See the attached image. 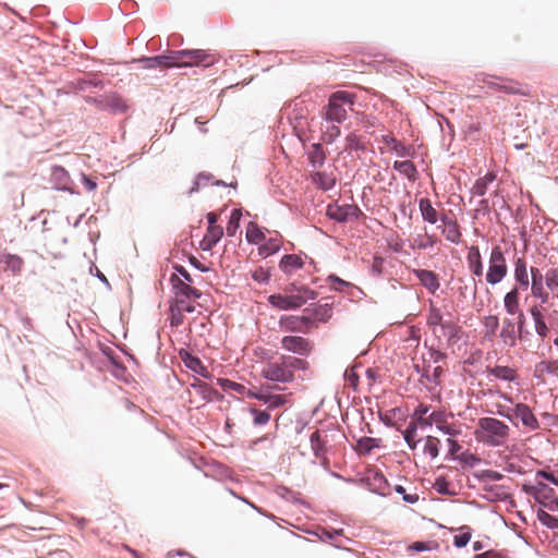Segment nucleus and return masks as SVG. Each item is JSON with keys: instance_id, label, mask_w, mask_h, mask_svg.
I'll use <instances>...</instances> for the list:
<instances>
[{"instance_id": "nucleus-45", "label": "nucleus", "mask_w": 558, "mask_h": 558, "mask_svg": "<svg viewBox=\"0 0 558 558\" xmlns=\"http://www.w3.org/2000/svg\"><path fill=\"white\" fill-rule=\"evenodd\" d=\"M184 313L183 311H180L179 307H174L173 305H170V325L172 327H179L184 322Z\"/></svg>"}, {"instance_id": "nucleus-49", "label": "nucleus", "mask_w": 558, "mask_h": 558, "mask_svg": "<svg viewBox=\"0 0 558 558\" xmlns=\"http://www.w3.org/2000/svg\"><path fill=\"white\" fill-rule=\"evenodd\" d=\"M430 426L435 424L439 429H445L444 424L447 423L446 414L442 411H434L429 414Z\"/></svg>"}, {"instance_id": "nucleus-54", "label": "nucleus", "mask_w": 558, "mask_h": 558, "mask_svg": "<svg viewBox=\"0 0 558 558\" xmlns=\"http://www.w3.org/2000/svg\"><path fill=\"white\" fill-rule=\"evenodd\" d=\"M345 141H347V146H345L347 149H350V150L363 149V145L357 135L350 134L347 136Z\"/></svg>"}, {"instance_id": "nucleus-8", "label": "nucleus", "mask_w": 558, "mask_h": 558, "mask_svg": "<svg viewBox=\"0 0 558 558\" xmlns=\"http://www.w3.org/2000/svg\"><path fill=\"white\" fill-rule=\"evenodd\" d=\"M280 344L283 350L302 356H307L313 350V343L301 336H284Z\"/></svg>"}, {"instance_id": "nucleus-18", "label": "nucleus", "mask_w": 558, "mask_h": 558, "mask_svg": "<svg viewBox=\"0 0 558 558\" xmlns=\"http://www.w3.org/2000/svg\"><path fill=\"white\" fill-rule=\"evenodd\" d=\"M223 235V229L221 226L213 225L208 226L206 234L201 241V248L203 251H211L213 247L220 241Z\"/></svg>"}, {"instance_id": "nucleus-9", "label": "nucleus", "mask_w": 558, "mask_h": 558, "mask_svg": "<svg viewBox=\"0 0 558 558\" xmlns=\"http://www.w3.org/2000/svg\"><path fill=\"white\" fill-rule=\"evenodd\" d=\"M311 324L308 316L286 315L279 319V328L286 332H306Z\"/></svg>"}, {"instance_id": "nucleus-26", "label": "nucleus", "mask_w": 558, "mask_h": 558, "mask_svg": "<svg viewBox=\"0 0 558 558\" xmlns=\"http://www.w3.org/2000/svg\"><path fill=\"white\" fill-rule=\"evenodd\" d=\"M304 262L299 255L288 254L281 258L279 267L283 272L290 274L293 270L302 268Z\"/></svg>"}, {"instance_id": "nucleus-48", "label": "nucleus", "mask_w": 558, "mask_h": 558, "mask_svg": "<svg viewBox=\"0 0 558 558\" xmlns=\"http://www.w3.org/2000/svg\"><path fill=\"white\" fill-rule=\"evenodd\" d=\"M251 413L254 415L253 422L255 425H266L270 421V414L267 411H260L252 408Z\"/></svg>"}, {"instance_id": "nucleus-21", "label": "nucleus", "mask_w": 558, "mask_h": 558, "mask_svg": "<svg viewBox=\"0 0 558 558\" xmlns=\"http://www.w3.org/2000/svg\"><path fill=\"white\" fill-rule=\"evenodd\" d=\"M488 375L494 376L496 379L505 381H514L518 379V371L514 367L495 365L486 368Z\"/></svg>"}, {"instance_id": "nucleus-1", "label": "nucleus", "mask_w": 558, "mask_h": 558, "mask_svg": "<svg viewBox=\"0 0 558 558\" xmlns=\"http://www.w3.org/2000/svg\"><path fill=\"white\" fill-rule=\"evenodd\" d=\"M307 368V361L282 354L277 360L267 362L260 375L263 378L274 383L289 384L295 379V371H306Z\"/></svg>"}, {"instance_id": "nucleus-6", "label": "nucleus", "mask_w": 558, "mask_h": 558, "mask_svg": "<svg viewBox=\"0 0 558 558\" xmlns=\"http://www.w3.org/2000/svg\"><path fill=\"white\" fill-rule=\"evenodd\" d=\"M508 267L504 252L500 246H494L489 256V267L486 274V281L489 284L499 283L507 275Z\"/></svg>"}, {"instance_id": "nucleus-2", "label": "nucleus", "mask_w": 558, "mask_h": 558, "mask_svg": "<svg viewBox=\"0 0 558 558\" xmlns=\"http://www.w3.org/2000/svg\"><path fill=\"white\" fill-rule=\"evenodd\" d=\"M474 436L477 441L487 446L501 447L510 437V427L495 417H481Z\"/></svg>"}, {"instance_id": "nucleus-5", "label": "nucleus", "mask_w": 558, "mask_h": 558, "mask_svg": "<svg viewBox=\"0 0 558 558\" xmlns=\"http://www.w3.org/2000/svg\"><path fill=\"white\" fill-rule=\"evenodd\" d=\"M480 81L484 83L488 88L502 92L507 95H530L527 88L523 84L512 78L485 74Z\"/></svg>"}, {"instance_id": "nucleus-64", "label": "nucleus", "mask_w": 558, "mask_h": 558, "mask_svg": "<svg viewBox=\"0 0 558 558\" xmlns=\"http://www.w3.org/2000/svg\"><path fill=\"white\" fill-rule=\"evenodd\" d=\"M537 476H541L558 486V478L551 473H548L546 471H538Z\"/></svg>"}, {"instance_id": "nucleus-30", "label": "nucleus", "mask_w": 558, "mask_h": 558, "mask_svg": "<svg viewBox=\"0 0 558 558\" xmlns=\"http://www.w3.org/2000/svg\"><path fill=\"white\" fill-rule=\"evenodd\" d=\"M326 155L320 144L312 145V149L308 151V160L313 168L320 169L325 163Z\"/></svg>"}, {"instance_id": "nucleus-10", "label": "nucleus", "mask_w": 558, "mask_h": 558, "mask_svg": "<svg viewBox=\"0 0 558 558\" xmlns=\"http://www.w3.org/2000/svg\"><path fill=\"white\" fill-rule=\"evenodd\" d=\"M310 181L312 184L317 186L323 191L331 190L337 182V177L335 171L329 167V169H315L310 172Z\"/></svg>"}, {"instance_id": "nucleus-40", "label": "nucleus", "mask_w": 558, "mask_h": 558, "mask_svg": "<svg viewBox=\"0 0 558 558\" xmlns=\"http://www.w3.org/2000/svg\"><path fill=\"white\" fill-rule=\"evenodd\" d=\"M310 317L312 318V322L318 320L325 323L331 317V306L329 304L319 305L314 310L313 315Z\"/></svg>"}, {"instance_id": "nucleus-39", "label": "nucleus", "mask_w": 558, "mask_h": 558, "mask_svg": "<svg viewBox=\"0 0 558 558\" xmlns=\"http://www.w3.org/2000/svg\"><path fill=\"white\" fill-rule=\"evenodd\" d=\"M494 180L495 175L493 173H487L483 178L478 179L472 189L473 194L483 196L486 192L487 184L492 183Z\"/></svg>"}, {"instance_id": "nucleus-13", "label": "nucleus", "mask_w": 558, "mask_h": 558, "mask_svg": "<svg viewBox=\"0 0 558 558\" xmlns=\"http://www.w3.org/2000/svg\"><path fill=\"white\" fill-rule=\"evenodd\" d=\"M531 293L534 298L541 300V305L548 303L549 301V292L545 289L546 283L544 284L545 277L542 275L538 268H531Z\"/></svg>"}, {"instance_id": "nucleus-41", "label": "nucleus", "mask_w": 558, "mask_h": 558, "mask_svg": "<svg viewBox=\"0 0 558 558\" xmlns=\"http://www.w3.org/2000/svg\"><path fill=\"white\" fill-rule=\"evenodd\" d=\"M424 452L432 459H435L439 453V439L434 436H427L424 445Z\"/></svg>"}, {"instance_id": "nucleus-17", "label": "nucleus", "mask_w": 558, "mask_h": 558, "mask_svg": "<svg viewBox=\"0 0 558 558\" xmlns=\"http://www.w3.org/2000/svg\"><path fill=\"white\" fill-rule=\"evenodd\" d=\"M441 225L437 228L441 229L442 234L450 242L458 243L461 236L457 221L446 215L440 216Z\"/></svg>"}, {"instance_id": "nucleus-56", "label": "nucleus", "mask_w": 558, "mask_h": 558, "mask_svg": "<svg viewBox=\"0 0 558 558\" xmlns=\"http://www.w3.org/2000/svg\"><path fill=\"white\" fill-rule=\"evenodd\" d=\"M470 539H471V533L464 532V533L458 534L453 537V544L458 548H461V547L466 546V544L470 542Z\"/></svg>"}, {"instance_id": "nucleus-42", "label": "nucleus", "mask_w": 558, "mask_h": 558, "mask_svg": "<svg viewBox=\"0 0 558 558\" xmlns=\"http://www.w3.org/2000/svg\"><path fill=\"white\" fill-rule=\"evenodd\" d=\"M195 300L193 299H181V298H174L171 302V305L174 307H179L180 311H183L185 313H192L195 311Z\"/></svg>"}, {"instance_id": "nucleus-57", "label": "nucleus", "mask_w": 558, "mask_h": 558, "mask_svg": "<svg viewBox=\"0 0 558 558\" xmlns=\"http://www.w3.org/2000/svg\"><path fill=\"white\" fill-rule=\"evenodd\" d=\"M7 265L13 270L19 271L22 267V259L15 255H9L7 259Z\"/></svg>"}, {"instance_id": "nucleus-29", "label": "nucleus", "mask_w": 558, "mask_h": 558, "mask_svg": "<svg viewBox=\"0 0 558 558\" xmlns=\"http://www.w3.org/2000/svg\"><path fill=\"white\" fill-rule=\"evenodd\" d=\"M380 439L373 437H362L357 440L355 450L359 454H369L373 449L380 447Z\"/></svg>"}, {"instance_id": "nucleus-37", "label": "nucleus", "mask_w": 558, "mask_h": 558, "mask_svg": "<svg viewBox=\"0 0 558 558\" xmlns=\"http://www.w3.org/2000/svg\"><path fill=\"white\" fill-rule=\"evenodd\" d=\"M162 60V68H171V66H179L182 68L184 59L183 56H181V50L172 52L169 56H160Z\"/></svg>"}, {"instance_id": "nucleus-60", "label": "nucleus", "mask_w": 558, "mask_h": 558, "mask_svg": "<svg viewBox=\"0 0 558 558\" xmlns=\"http://www.w3.org/2000/svg\"><path fill=\"white\" fill-rule=\"evenodd\" d=\"M388 245L393 252H401L403 250V242L398 236H391L388 240Z\"/></svg>"}, {"instance_id": "nucleus-11", "label": "nucleus", "mask_w": 558, "mask_h": 558, "mask_svg": "<svg viewBox=\"0 0 558 558\" xmlns=\"http://www.w3.org/2000/svg\"><path fill=\"white\" fill-rule=\"evenodd\" d=\"M170 282L174 298L197 300L202 296V292L199 290L192 287L191 283H187L180 276H171Z\"/></svg>"}, {"instance_id": "nucleus-55", "label": "nucleus", "mask_w": 558, "mask_h": 558, "mask_svg": "<svg viewBox=\"0 0 558 558\" xmlns=\"http://www.w3.org/2000/svg\"><path fill=\"white\" fill-rule=\"evenodd\" d=\"M433 487L439 494H449V483L445 477H437Z\"/></svg>"}, {"instance_id": "nucleus-61", "label": "nucleus", "mask_w": 558, "mask_h": 558, "mask_svg": "<svg viewBox=\"0 0 558 558\" xmlns=\"http://www.w3.org/2000/svg\"><path fill=\"white\" fill-rule=\"evenodd\" d=\"M497 414L513 422V415H512L511 409L506 405L497 404Z\"/></svg>"}, {"instance_id": "nucleus-32", "label": "nucleus", "mask_w": 558, "mask_h": 558, "mask_svg": "<svg viewBox=\"0 0 558 558\" xmlns=\"http://www.w3.org/2000/svg\"><path fill=\"white\" fill-rule=\"evenodd\" d=\"M393 168L402 175L411 181H415L417 178V170L415 165L411 160L395 161Z\"/></svg>"}, {"instance_id": "nucleus-20", "label": "nucleus", "mask_w": 558, "mask_h": 558, "mask_svg": "<svg viewBox=\"0 0 558 558\" xmlns=\"http://www.w3.org/2000/svg\"><path fill=\"white\" fill-rule=\"evenodd\" d=\"M100 107L113 113H123L129 109L126 101L117 94L106 96L100 101Z\"/></svg>"}, {"instance_id": "nucleus-43", "label": "nucleus", "mask_w": 558, "mask_h": 558, "mask_svg": "<svg viewBox=\"0 0 558 558\" xmlns=\"http://www.w3.org/2000/svg\"><path fill=\"white\" fill-rule=\"evenodd\" d=\"M483 324L486 329V336H494L499 326V318L496 315H488L484 317Z\"/></svg>"}, {"instance_id": "nucleus-63", "label": "nucleus", "mask_w": 558, "mask_h": 558, "mask_svg": "<svg viewBox=\"0 0 558 558\" xmlns=\"http://www.w3.org/2000/svg\"><path fill=\"white\" fill-rule=\"evenodd\" d=\"M448 442V446H449V454L454 457L458 451L461 449V446L459 445V442L457 440H453L451 438H449L447 440Z\"/></svg>"}, {"instance_id": "nucleus-28", "label": "nucleus", "mask_w": 558, "mask_h": 558, "mask_svg": "<svg viewBox=\"0 0 558 558\" xmlns=\"http://www.w3.org/2000/svg\"><path fill=\"white\" fill-rule=\"evenodd\" d=\"M446 320L447 319H444L440 310L432 304L427 314L426 322L427 326L433 330L434 335H437L438 330L442 327Z\"/></svg>"}, {"instance_id": "nucleus-52", "label": "nucleus", "mask_w": 558, "mask_h": 558, "mask_svg": "<svg viewBox=\"0 0 558 558\" xmlns=\"http://www.w3.org/2000/svg\"><path fill=\"white\" fill-rule=\"evenodd\" d=\"M213 179V175L209 174V173H199L194 183H193V186L191 187V190L189 191V193H192L194 191H197L199 189V186L202 185H206L210 180Z\"/></svg>"}, {"instance_id": "nucleus-34", "label": "nucleus", "mask_w": 558, "mask_h": 558, "mask_svg": "<svg viewBox=\"0 0 558 558\" xmlns=\"http://www.w3.org/2000/svg\"><path fill=\"white\" fill-rule=\"evenodd\" d=\"M189 391L190 392L194 391L195 393L199 395L204 401L213 400L214 395L217 393V391L215 389H213L206 383L201 381V380L192 384L191 389Z\"/></svg>"}, {"instance_id": "nucleus-4", "label": "nucleus", "mask_w": 558, "mask_h": 558, "mask_svg": "<svg viewBox=\"0 0 558 558\" xmlns=\"http://www.w3.org/2000/svg\"><path fill=\"white\" fill-rule=\"evenodd\" d=\"M316 293L307 288L299 290L298 294H271L268 296V302L271 306L280 311L296 310L304 305L308 300H314Z\"/></svg>"}, {"instance_id": "nucleus-27", "label": "nucleus", "mask_w": 558, "mask_h": 558, "mask_svg": "<svg viewBox=\"0 0 558 558\" xmlns=\"http://www.w3.org/2000/svg\"><path fill=\"white\" fill-rule=\"evenodd\" d=\"M415 274H416V277L418 278V280L421 281V283L428 291L435 292L438 289V287H439L438 278L433 271L421 269V270H416Z\"/></svg>"}, {"instance_id": "nucleus-53", "label": "nucleus", "mask_w": 558, "mask_h": 558, "mask_svg": "<svg viewBox=\"0 0 558 558\" xmlns=\"http://www.w3.org/2000/svg\"><path fill=\"white\" fill-rule=\"evenodd\" d=\"M162 60L160 56L151 57V58H142L140 59V62L144 63V68L146 69H155V68H162L161 63Z\"/></svg>"}, {"instance_id": "nucleus-31", "label": "nucleus", "mask_w": 558, "mask_h": 558, "mask_svg": "<svg viewBox=\"0 0 558 558\" xmlns=\"http://www.w3.org/2000/svg\"><path fill=\"white\" fill-rule=\"evenodd\" d=\"M245 238L246 241L251 244H259L266 239L264 231L254 221H250L246 226Z\"/></svg>"}, {"instance_id": "nucleus-14", "label": "nucleus", "mask_w": 558, "mask_h": 558, "mask_svg": "<svg viewBox=\"0 0 558 558\" xmlns=\"http://www.w3.org/2000/svg\"><path fill=\"white\" fill-rule=\"evenodd\" d=\"M543 305H533L530 308V314L534 323V329L537 336L544 340L548 337L550 330L545 319Z\"/></svg>"}, {"instance_id": "nucleus-16", "label": "nucleus", "mask_w": 558, "mask_h": 558, "mask_svg": "<svg viewBox=\"0 0 558 558\" xmlns=\"http://www.w3.org/2000/svg\"><path fill=\"white\" fill-rule=\"evenodd\" d=\"M461 327L454 323L452 319H447L442 327L438 330L436 337L439 339H445L448 345H452L457 343L461 336Z\"/></svg>"}, {"instance_id": "nucleus-7", "label": "nucleus", "mask_w": 558, "mask_h": 558, "mask_svg": "<svg viewBox=\"0 0 558 558\" xmlns=\"http://www.w3.org/2000/svg\"><path fill=\"white\" fill-rule=\"evenodd\" d=\"M181 56H183L184 59V66L208 68L218 61L216 54L205 49H183L181 50Z\"/></svg>"}, {"instance_id": "nucleus-15", "label": "nucleus", "mask_w": 558, "mask_h": 558, "mask_svg": "<svg viewBox=\"0 0 558 558\" xmlns=\"http://www.w3.org/2000/svg\"><path fill=\"white\" fill-rule=\"evenodd\" d=\"M52 189L59 191H70V175L65 168L61 166H51L50 178Z\"/></svg>"}, {"instance_id": "nucleus-62", "label": "nucleus", "mask_w": 558, "mask_h": 558, "mask_svg": "<svg viewBox=\"0 0 558 558\" xmlns=\"http://www.w3.org/2000/svg\"><path fill=\"white\" fill-rule=\"evenodd\" d=\"M424 220L436 223L439 220V211H422Z\"/></svg>"}, {"instance_id": "nucleus-50", "label": "nucleus", "mask_w": 558, "mask_h": 558, "mask_svg": "<svg viewBox=\"0 0 558 558\" xmlns=\"http://www.w3.org/2000/svg\"><path fill=\"white\" fill-rule=\"evenodd\" d=\"M252 278L258 283H267L270 279V271L258 267L252 272Z\"/></svg>"}, {"instance_id": "nucleus-24", "label": "nucleus", "mask_w": 558, "mask_h": 558, "mask_svg": "<svg viewBox=\"0 0 558 558\" xmlns=\"http://www.w3.org/2000/svg\"><path fill=\"white\" fill-rule=\"evenodd\" d=\"M311 447L316 458H325L326 454V434L323 435L322 432L315 430L311 435Z\"/></svg>"}, {"instance_id": "nucleus-44", "label": "nucleus", "mask_w": 558, "mask_h": 558, "mask_svg": "<svg viewBox=\"0 0 558 558\" xmlns=\"http://www.w3.org/2000/svg\"><path fill=\"white\" fill-rule=\"evenodd\" d=\"M242 211H232L227 226V234L233 236L239 228Z\"/></svg>"}, {"instance_id": "nucleus-59", "label": "nucleus", "mask_w": 558, "mask_h": 558, "mask_svg": "<svg viewBox=\"0 0 558 558\" xmlns=\"http://www.w3.org/2000/svg\"><path fill=\"white\" fill-rule=\"evenodd\" d=\"M417 428H421L420 425L411 418L407 429L403 432V437H415Z\"/></svg>"}, {"instance_id": "nucleus-19", "label": "nucleus", "mask_w": 558, "mask_h": 558, "mask_svg": "<svg viewBox=\"0 0 558 558\" xmlns=\"http://www.w3.org/2000/svg\"><path fill=\"white\" fill-rule=\"evenodd\" d=\"M499 337L507 347L513 348L517 344V329L513 319L504 318Z\"/></svg>"}, {"instance_id": "nucleus-12", "label": "nucleus", "mask_w": 558, "mask_h": 558, "mask_svg": "<svg viewBox=\"0 0 558 558\" xmlns=\"http://www.w3.org/2000/svg\"><path fill=\"white\" fill-rule=\"evenodd\" d=\"M513 421H521L522 425L530 430L539 428V423L532 412L531 408L525 403H517L512 410Z\"/></svg>"}, {"instance_id": "nucleus-3", "label": "nucleus", "mask_w": 558, "mask_h": 558, "mask_svg": "<svg viewBox=\"0 0 558 558\" xmlns=\"http://www.w3.org/2000/svg\"><path fill=\"white\" fill-rule=\"evenodd\" d=\"M353 104V95L347 92H336L329 97L323 116L327 121L341 123L347 119L348 110Z\"/></svg>"}, {"instance_id": "nucleus-33", "label": "nucleus", "mask_w": 558, "mask_h": 558, "mask_svg": "<svg viewBox=\"0 0 558 558\" xmlns=\"http://www.w3.org/2000/svg\"><path fill=\"white\" fill-rule=\"evenodd\" d=\"M428 411L429 407L421 403L415 408L412 414V420L417 423L421 428L430 426L429 415L427 416Z\"/></svg>"}, {"instance_id": "nucleus-51", "label": "nucleus", "mask_w": 558, "mask_h": 558, "mask_svg": "<svg viewBox=\"0 0 558 558\" xmlns=\"http://www.w3.org/2000/svg\"><path fill=\"white\" fill-rule=\"evenodd\" d=\"M288 395H271L268 410H274L283 407L288 402Z\"/></svg>"}, {"instance_id": "nucleus-23", "label": "nucleus", "mask_w": 558, "mask_h": 558, "mask_svg": "<svg viewBox=\"0 0 558 558\" xmlns=\"http://www.w3.org/2000/svg\"><path fill=\"white\" fill-rule=\"evenodd\" d=\"M468 263L470 270L476 277L483 276V264L481 253L477 246H471L468 253Z\"/></svg>"}, {"instance_id": "nucleus-22", "label": "nucleus", "mask_w": 558, "mask_h": 558, "mask_svg": "<svg viewBox=\"0 0 558 558\" xmlns=\"http://www.w3.org/2000/svg\"><path fill=\"white\" fill-rule=\"evenodd\" d=\"M504 306L506 312L509 315H517L518 313L522 312L520 307V296H519V288L515 287L508 293H506L504 298Z\"/></svg>"}, {"instance_id": "nucleus-38", "label": "nucleus", "mask_w": 558, "mask_h": 558, "mask_svg": "<svg viewBox=\"0 0 558 558\" xmlns=\"http://www.w3.org/2000/svg\"><path fill=\"white\" fill-rule=\"evenodd\" d=\"M326 216L338 223L359 218L356 211H326Z\"/></svg>"}, {"instance_id": "nucleus-35", "label": "nucleus", "mask_w": 558, "mask_h": 558, "mask_svg": "<svg viewBox=\"0 0 558 558\" xmlns=\"http://www.w3.org/2000/svg\"><path fill=\"white\" fill-rule=\"evenodd\" d=\"M281 242L277 238L269 239L265 244L258 247V254L263 257L270 256L280 250Z\"/></svg>"}, {"instance_id": "nucleus-36", "label": "nucleus", "mask_w": 558, "mask_h": 558, "mask_svg": "<svg viewBox=\"0 0 558 558\" xmlns=\"http://www.w3.org/2000/svg\"><path fill=\"white\" fill-rule=\"evenodd\" d=\"M546 287L553 292L555 298H558V267L550 268L545 274Z\"/></svg>"}, {"instance_id": "nucleus-25", "label": "nucleus", "mask_w": 558, "mask_h": 558, "mask_svg": "<svg viewBox=\"0 0 558 558\" xmlns=\"http://www.w3.org/2000/svg\"><path fill=\"white\" fill-rule=\"evenodd\" d=\"M514 266V278L519 283L518 288L526 290L530 284L526 263L523 258H518Z\"/></svg>"}, {"instance_id": "nucleus-47", "label": "nucleus", "mask_w": 558, "mask_h": 558, "mask_svg": "<svg viewBox=\"0 0 558 558\" xmlns=\"http://www.w3.org/2000/svg\"><path fill=\"white\" fill-rule=\"evenodd\" d=\"M183 361L185 365L195 373H202L205 369L201 360L198 357L190 355L189 353H186V357H184Z\"/></svg>"}, {"instance_id": "nucleus-46", "label": "nucleus", "mask_w": 558, "mask_h": 558, "mask_svg": "<svg viewBox=\"0 0 558 558\" xmlns=\"http://www.w3.org/2000/svg\"><path fill=\"white\" fill-rule=\"evenodd\" d=\"M392 150L399 156V157H413L415 155V150L410 145H404L401 142H398L393 147Z\"/></svg>"}, {"instance_id": "nucleus-58", "label": "nucleus", "mask_w": 558, "mask_h": 558, "mask_svg": "<svg viewBox=\"0 0 558 558\" xmlns=\"http://www.w3.org/2000/svg\"><path fill=\"white\" fill-rule=\"evenodd\" d=\"M174 269H175V272L172 274L171 276H180L187 283H193L192 276L190 275V272L183 266H175Z\"/></svg>"}]
</instances>
